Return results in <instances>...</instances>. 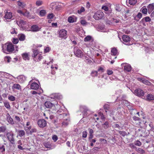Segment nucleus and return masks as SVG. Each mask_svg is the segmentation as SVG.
<instances>
[{
    "mask_svg": "<svg viewBox=\"0 0 154 154\" xmlns=\"http://www.w3.org/2000/svg\"><path fill=\"white\" fill-rule=\"evenodd\" d=\"M113 127L114 128H118V129H120L121 127L118 124H115L113 125Z\"/></svg>",
    "mask_w": 154,
    "mask_h": 154,
    "instance_id": "680f3d73",
    "label": "nucleus"
},
{
    "mask_svg": "<svg viewBox=\"0 0 154 154\" xmlns=\"http://www.w3.org/2000/svg\"><path fill=\"white\" fill-rule=\"evenodd\" d=\"M12 88L16 89L19 90H21V86L19 84H14L12 87Z\"/></svg>",
    "mask_w": 154,
    "mask_h": 154,
    "instance_id": "7c9ffc66",
    "label": "nucleus"
},
{
    "mask_svg": "<svg viewBox=\"0 0 154 154\" xmlns=\"http://www.w3.org/2000/svg\"><path fill=\"white\" fill-rule=\"evenodd\" d=\"M8 99L11 101H13L15 100L16 97L12 95L8 96Z\"/></svg>",
    "mask_w": 154,
    "mask_h": 154,
    "instance_id": "58836bf2",
    "label": "nucleus"
},
{
    "mask_svg": "<svg viewBox=\"0 0 154 154\" xmlns=\"http://www.w3.org/2000/svg\"><path fill=\"white\" fill-rule=\"evenodd\" d=\"M142 82L144 84L146 85H150L151 83L148 80L144 79L142 80Z\"/></svg>",
    "mask_w": 154,
    "mask_h": 154,
    "instance_id": "ea45409f",
    "label": "nucleus"
},
{
    "mask_svg": "<svg viewBox=\"0 0 154 154\" xmlns=\"http://www.w3.org/2000/svg\"><path fill=\"white\" fill-rule=\"evenodd\" d=\"M18 135L20 137H23L25 135V132L23 130H19L18 131Z\"/></svg>",
    "mask_w": 154,
    "mask_h": 154,
    "instance_id": "72a5a7b5",
    "label": "nucleus"
},
{
    "mask_svg": "<svg viewBox=\"0 0 154 154\" xmlns=\"http://www.w3.org/2000/svg\"><path fill=\"white\" fill-rule=\"evenodd\" d=\"M107 73L108 75H111L112 74L113 72L112 70L108 69L107 71Z\"/></svg>",
    "mask_w": 154,
    "mask_h": 154,
    "instance_id": "69168bd1",
    "label": "nucleus"
},
{
    "mask_svg": "<svg viewBox=\"0 0 154 154\" xmlns=\"http://www.w3.org/2000/svg\"><path fill=\"white\" fill-rule=\"evenodd\" d=\"M125 64L124 66V69L125 71L127 72H130L131 71V66L127 64H122V65Z\"/></svg>",
    "mask_w": 154,
    "mask_h": 154,
    "instance_id": "6ab92c4d",
    "label": "nucleus"
},
{
    "mask_svg": "<svg viewBox=\"0 0 154 154\" xmlns=\"http://www.w3.org/2000/svg\"><path fill=\"white\" fill-rule=\"evenodd\" d=\"M82 137L83 138H86L87 135V133L86 131H84L82 133Z\"/></svg>",
    "mask_w": 154,
    "mask_h": 154,
    "instance_id": "4d7b16f0",
    "label": "nucleus"
},
{
    "mask_svg": "<svg viewBox=\"0 0 154 154\" xmlns=\"http://www.w3.org/2000/svg\"><path fill=\"white\" fill-rule=\"evenodd\" d=\"M60 117L61 118H62L64 121L62 123L63 125L66 126L68 124L69 121V115L66 113H63L60 115Z\"/></svg>",
    "mask_w": 154,
    "mask_h": 154,
    "instance_id": "7ed1b4c3",
    "label": "nucleus"
},
{
    "mask_svg": "<svg viewBox=\"0 0 154 154\" xmlns=\"http://www.w3.org/2000/svg\"><path fill=\"white\" fill-rule=\"evenodd\" d=\"M146 100L150 101L154 100V95L149 94H148L146 96Z\"/></svg>",
    "mask_w": 154,
    "mask_h": 154,
    "instance_id": "b1692460",
    "label": "nucleus"
},
{
    "mask_svg": "<svg viewBox=\"0 0 154 154\" xmlns=\"http://www.w3.org/2000/svg\"><path fill=\"white\" fill-rule=\"evenodd\" d=\"M85 11V9L84 7H82L78 11V13L79 14H81L82 12Z\"/></svg>",
    "mask_w": 154,
    "mask_h": 154,
    "instance_id": "de8ad7c7",
    "label": "nucleus"
},
{
    "mask_svg": "<svg viewBox=\"0 0 154 154\" xmlns=\"http://www.w3.org/2000/svg\"><path fill=\"white\" fill-rule=\"evenodd\" d=\"M4 106L8 110L11 109V106H10L9 103L8 101H5L4 102Z\"/></svg>",
    "mask_w": 154,
    "mask_h": 154,
    "instance_id": "c756f323",
    "label": "nucleus"
},
{
    "mask_svg": "<svg viewBox=\"0 0 154 154\" xmlns=\"http://www.w3.org/2000/svg\"><path fill=\"white\" fill-rule=\"evenodd\" d=\"M142 14L141 13L139 12L137 15L134 14L133 16L134 17V20L138 21L142 18Z\"/></svg>",
    "mask_w": 154,
    "mask_h": 154,
    "instance_id": "f3484780",
    "label": "nucleus"
},
{
    "mask_svg": "<svg viewBox=\"0 0 154 154\" xmlns=\"http://www.w3.org/2000/svg\"><path fill=\"white\" fill-rule=\"evenodd\" d=\"M53 100L60 99L62 98V95L60 93H54L50 95V97Z\"/></svg>",
    "mask_w": 154,
    "mask_h": 154,
    "instance_id": "9d476101",
    "label": "nucleus"
},
{
    "mask_svg": "<svg viewBox=\"0 0 154 154\" xmlns=\"http://www.w3.org/2000/svg\"><path fill=\"white\" fill-rule=\"evenodd\" d=\"M92 75L94 76H97L98 75V72L97 71H94L91 73Z\"/></svg>",
    "mask_w": 154,
    "mask_h": 154,
    "instance_id": "6e6d98bb",
    "label": "nucleus"
},
{
    "mask_svg": "<svg viewBox=\"0 0 154 154\" xmlns=\"http://www.w3.org/2000/svg\"><path fill=\"white\" fill-rule=\"evenodd\" d=\"M133 119L135 121H139L140 120V119L138 117L135 116H134L133 117Z\"/></svg>",
    "mask_w": 154,
    "mask_h": 154,
    "instance_id": "774afa93",
    "label": "nucleus"
},
{
    "mask_svg": "<svg viewBox=\"0 0 154 154\" xmlns=\"http://www.w3.org/2000/svg\"><path fill=\"white\" fill-rule=\"evenodd\" d=\"M52 139L54 142H55L57 140L58 138L56 135H54L52 137Z\"/></svg>",
    "mask_w": 154,
    "mask_h": 154,
    "instance_id": "0e129e2a",
    "label": "nucleus"
},
{
    "mask_svg": "<svg viewBox=\"0 0 154 154\" xmlns=\"http://www.w3.org/2000/svg\"><path fill=\"white\" fill-rule=\"evenodd\" d=\"M29 13L28 11H26L25 12H23V15L29 18Z\"/></svg>",
    "mask_w": 154,
    "mask_h": 154,
    "instance_id": "09e8293b",
    "label": "nucleus"
},
{
    "mask_svg": "<svg viewBox=\"0 0 154 154\" xmlns=\"http://www.w3.org/2000/svg\"><path fill=\"white\" fill-rule=\"evenodd\" d=\"M22 56L23 59L25 60H29V54L28 53H24L22 54Z\"/></svg>",
    "mask_w": 154,
    "mask_h": 154,
    "instance_id": "c85d7f7f",
    "label": "nucleus"
},
{
    "mask_svg": "<svg viewBox=\"0 0 154 154\" xmlns=\"http://www.w3.org/2000/svg\"><path fill=\"white\" fill-rule=\"evenodd\" d=\"M47 13L46 11L45 10H42L40 11L38 15L41 17L45 16Z\"/></svg>",
    "mask_w": 154,
    "mask_h": 154,
    "instance_id": "cd10ccee",
    "label": "nucleus"
},
{
    "mask_svg": "<svg viewBox=\"0 0 154 154\" xmlns=\"http://www.w3.org/2000/svg\"><path fill=\"white\" fill-rule=\"evenodd\" d=\"M77 20V17L74 15H72L69 17L68 20L69 23H72L75 22Z\"/></svg>",
    "mask_w": 154,
    "mask_h": 154,
    "instance_id": "dca6fc26",
    "label": "nucleus"
},
{
    "mask_svg": "<svg viewBox=\"0 0 154 154\" xmlns=\"http://www.w3.org/2000/svg\"><path fill=\"white\" fill-rule=\"evenodd\" d=\"M45 106L48 108H51L53 106V104L50 101H47L45 103Z\"/></svg>",
    "mask_w": 154,
    "mask_h": 154,
    "instance_id": "393cba45",
    "label": "nucleus"
},
{
    "mask_svg": "<svg viewBox=\"0 0 154 154\" xmlns=\"http://www.w3.org/2000/svg\"><path fill=\"white\" fill-rule=\"evenodd\" d=\"M41 28H39L38 26L36 25H33L31 28V29H28V31H32L34 32H37L39 31L41 29Z\"/></svg>",
    "mask_w": 154,
    "mask_h": 154,
    "instance_id": "4468645a",
    "label": "nucleus"
},
{
    "mask_svg": "<svg viewBox=\"0 0 154 154\" xmlns=\"http://www.w3.org/2000/svg\"><path fill=\"white\" fill-rule=\"evenodd\" d=\"M137 2V0H129V3L130 5H134L136 4Z\"/></svg>",
    "mask_w": 154,
    "mask_h": 154,
    "instance_id": "c03bdc74",
    "label": "nucleus"
},
{
    "mask_svg": "<svg viewBox=\"0 0 154 154\" xmlns=\"http://www.w3.org/2000/svg\"><path fill=\"white\" fill-rule=\"evenodd\" d=\"M12 13H11L7 12L4 16L5 21H10V20L12 18Z\"/></svg>",
    "mask_w": 154,
    "mask_h": 154,
    "instance_id": "ddd939ff",
    "label": "nucleus"
},
{
    "mask_svg": "<svg viewBox=\"0 0 154 154\" xmlns=\"http://www.w3.org/2000/svg\"><path fill=\"white\" fill-rule=\"evenodd\" d=\"M43 58V57L40 54L35 59H34V60L35 62H38L40 61Z\"/></svg>",
    "mask_w": 154,
    "mask_h": 154,
    "instance_id": "2f4dec72",
    "label": "nucleus"
},
{
    "mask_svg": "<svg viewBox=\"0 0 154 154\" xmlns=\"http://www.w3.org/2000/svg\"><path fill=\"white\" fill-rule=\"evenodd\" d=\"M109 123L107 121L105 122L102 125V128L106 130L109 127Z\"/></svg>",
    "mask_w": 154,
    "mask_h": 154,
    "instance_id": "5701e85b",
    "label": "nucleus"
},
{
    "mask_svg": "<svg viewBox=\"0 0 154 154\" xmlns=\"http://www.w3.org/2000/svg\"><path fill=\"white\" fill-rule=\"evenodd\" d=\"M37 131V130L35 128H32V129H31V130L30 131V133L31 134L32 133L36 132Z\"/></svg>",
    "mask_w": 154,
    "mask_h": 154,
    "instance_id": "052dcab7",
    "label": "nucleus"
},
{
    "mask_svg": "<svg viewBox=\"0 0 154 154\" xmlns=\"http://www.w3.org/2000/svg\"><path fill=\"white\" fill-rule=\"evenodd\" d=\"M43 145L45 147L47 148H50L51 147L50 143L48 142L44 143Z\"/></svg>",
    "mask_w": 154,
    "mask_h": 154,
    "instance_id": "e433bc0d",
    "label": "nucleus"
},
{
    "mask_svg": "<svg viewBox=\"0 0 154 154\" xmlns=\"http://www.w3.org/2000/svg\"><path fill=\"white\" fill-rule=\"evenodd\" d=\"M33 53L32 54V56L34 58V59H35L38 54H40L39 52L37 50L34 49L33 50Z\"/></svg>",
    "mask_w": 154,
    "mask_h": 154,
    "instance_id": "4be33fe9",
    "label": "nucleus"
},
{
    "mask_svg": "<svg viewBox=\"0 0 154 154\" xmlns=\"http://www.w3.org/2000/svg\"><path fill=\"white\" fill-rule=\"evenodd\" d=\"M74 49V54L76 57L81 58L84 56L83 52L80 49L78 48H75Z\"/></svg>",
    "mask_w": 154,
    "mask_h": 154,
    "instance_id": "39448f33",
    "label": "nucleus"
},
{
    "mask_svg": "<svg viewBox=\"0 0 154 154\" xmlns=\"http://www.w3.org/2000/svg\"><path fill=\"white\" fill-rule=\"evenodd\" d=\"M97 71L98 72H100V73H101L103 72V69L102 67H100L98 69Z\"/></svg>",
    "mask_w": 154,
    "mask_h": 154,
    "instance_id": "e2e57ef3",
    "label": "nucleus"
},
{
    "mask_svg": "<svg viewBox=\"0 0 154 154\" xmlns=\"http://www.w3.org/2000/svg\"><path fill=\"white\" fill-rule=\"evenodd\" d=\"M99 148L98 147H94L93 149L92 150L94 152H96L99 151Z\"/></svg>",
    "mask_w": 154,
    "mask_h": 154,
    "instance_id": "13d9d810",
    "label": "nucleus"
},
{
    "mask_svg": "<svg viewBox=\"0 0 154 154\" xmlns=\"http://www.w3.org/2000/svg\"><path fill=\"white\" fill-rule=\"evenodd\" d=\"M6 129L5 126H2L0 127V133L5 132Z\"/></svg>",
    "mask_w": 154,
    "mask_h": 154,
    "instance_id": "a18cd8bd",
    "label": "nucleus"
},
{
    "mask_svg": "<svg viewBox=\"0 0 154 154\" xmlns=\"http://www.w3.org/2000/svg\"><path fill=\"white\" fill-rule=\"evenodd\" d=\"M54 17V15L53 13H50L48 14L47 16V19H53Z\"/></svg>",
    "mask_w": 154,
    "mask_h": 154,
    "instance_id": "49530a36",
    "label": "nucleus"
},
{
    "mask_svg": "<svg viewBox=\"0 0 154 154\" xmlns=\"http://www.w3.org/2000/svg\"><path fill=\"white\" fill-rule=\"evenodd\" d=\"M16 23L23 30H28L27 27L28 26L26 22L22 20H17Z\"/></svg>",
    "mask_w": 154,
    "mask_h": 154,
    "instance_id": "f03ea898",
    "label": "nucleus"
},
{
    "mask_svg": "<svg viewBox=\"0 0 154 154\" xmlns=\"http://www.w3.org/2000/svg\"><path fill=\"white\" fill-rule=\"evenodd\" d=\"M15 46V45L11 43H7L2 46V50L4 53H11L14 51Z\"/></svg>",
    "mask_w": 154,
    "mask_h": 154,
    "instance_id": "f257e3e1",
    "label": "nucleus"
},
{
    "mask_svg": "<svg viewBox=\"0 0 154 154\" xmlns=\"http://www.w3.org/2000/svg\"><path fill=\"white\" fill-rule=\"evenodd\" d=\"M143 20H144L146 22H149L151 20L150 18L149 17H146L142 19Z\"/></svg>",
    "mask_w": 154,
    "mask_h": 154,
    "instance_id": "3c124183",
    "label": "nucleus"
},
{
    "mask_svg": "<svg viewBox=\"0 0 154 154\" xmlns=\"http://www.w3.org/2000/svg\"><path fill=\"white\" fill-rule=\"evenodd\" d=\"M43 4V2L41 0H38L35 2V5L37 7L42 5Z\"/></svg>",
    "mask_w": 154,
    "mask_h": 154,
    "instance_id": "f704fd0d",
    "label": "nucleus"
},
{
    "mask_svg": "<svg viewBox=\"0 0 154 154\" xmlns=\"http://www.w3.org/2000/svg\"><path fill=\"white\" fill-rule=\"evenodd\" d=\"M93 39L92 38V37L90 35H88L86 37L84 38V41L85 42H88L89 41H93Z\"/></svg>",
    "mask_w": 154,
    "mask_h": 154,
    "instance_id": "473e14b6",
    "label": "nucleus"
},
{
    "mask_svg": "<svg viewBox=\"0 0 154 154\" xmlns=\"http://www.w3.org/2000/svg\"><path fill=\"white\" fill-rule=\"evenodd\" d=\"M43 92V90L42 89H40V91H31V93L33 95L38 94L39 95Z\"/></svg>",
    "mask_w": 154,
    "mask_h": 154,
    "instance_id": "bb28decb",
    "label": "nucleus"
},
{
    "mask_svg": "<svg viewBox=\"0 0 154 154\" xmlns=\"http://www.w3.org/2000/svg\"><path fill=\"white\" fill-rule=\"evenodd\" d=\"M37 123L39 127L41 128L45 127L47 125L46 121L44 119L39 120L38 121Z\"/></svg>",
    "mask_w": 154,
    "mask_h": 154,
    "instance_id": "9b49d317",
    "label": "nucleus"
},
{
    "mask_svg": "<svg viewBox=\"0 0 154 154\" xmlns=\"http://www.w3.org/2000/svg\"><path fill=\"white\" fill-rule=\"evenodd\" d=\"M148 12H151L154 10V4H150L147 6Z\"/></svg>",
    "mask_w": 154,
    "mask_h": 154,
    "instance_id": "a878e982",
    "label": "nucleus"
},
{
    "mask_svg": "<svg viewBox=\"0 0 154 154\" xmlns=\"http://www.w3.org/2000/svg\"><path fill=\"white\" fill-rule=\"evenodd\" d=\"M137 151L140 153H143L145 152V151L143 149L140 148H138L137 149Z\"/></svg>",
    "mask_w": 154,
    "mask_h": 154,
    "instance_id": "603ef678",
    "label": "nucleus"
},
{
    "mask_svg": "<svg viewBox=\"0 0 154 154\" xmlns=\"http://www.w3.org/2000/svg\"><path fill=\"white\" fill-rule=\"evenodd\" d=\"M142 12L144 14H146L147 12V10L146 8H142L141 9Z\"/></svg>",
    "mask_w": 154,
    "mask_h": 154,
    "instance_id": "5fc2aeb1",
    "label": "nucleus"
},
{
    "mask_svg": "<svg viewBox=\"0 0 154 154\" xmlns=\"http://www.w3.org/2000/svg\"><path fill=\"white\" fill-rule=\"evenodd\" d=\"M6 136L11 143L12 144H15V139L14 137V134L13 132L11 131L9 132H8L6 134Z\"/></svg>",
    "mask_w": 154,
    "mask_h": 154,
    "instance_id": "20e7f679",
    "label": "nucleus"
},
{
    "mask_svg": "<svg viewBox=\"0 0 154 154\" xmlns=\"http://www.w3.org/2000/svg\"><path fill=\"white\" fill-rule=\"evenodd\" d=\"M58 34L60 37L66 38L67 37V31L64 29L60 30Z\"/></svg>",
    "mask_w": 154,
    "mask_h": 154,
    "instance_id": "f8f14e48",
    "label": "nucleus"
},
{
    "mask_svg": "<svg viewBox=\"0 0 154 154\" xmlns=\"http://www.w3.org/2000/svg\"><path fill=\"white\" fill-rule=\"evenodd\" d=\"M80 110L82 113H85L88 110L87 107L84 105H82L80 106Z\"/></svg>",
    "mask_w": 154,
    "mask_h": 154,
    "instance_id": "aec40b11",
    "label": "nucleus"
},
{
    "mask_svg": "<svg viewBox=\"0 0 154 154\" xmlns=\"http://www.w3.org/2000/svg\"><path fill=\"white\" fill-rule=\"evenodd\" d=\"M111 54H112L114 55H116L117 51V50L115 48H113L111 50Z\"/></svg>",
    "mask_w": 154,
    "mask_h": 154,
    "instance_id": "79ce46f5",
    "label": "nucleus"
},
{
    "mask_svg": "<svg viewBox=\"0 0 154 154\" xmlns=\"http://www.w3.org/2000/svg\"><path fill=\"white\" fill-rule=\"evenodd\" d=\"M17 5L18 7L21 8H23L26 6L25 2H23L22 0H19L17 1Z\"/></svg>",
    "mask_w": 154,
    "mask_h": 154,
    "instance_id": "2eb2a0df",
    "label": "nucleus"
},
{
    "mask_svg": "<svg viewBox=\"0 0 154 154\" xmlns=\"http://www.w3.org/2000/svg\"><path fill=\"white\" fill-rule=\"evenodd\" d=\"M62 7V6L60 5H59L57 3V4L54 10L59 11L61 9Z\"/></svg>",
    "mask_w": 154,
    "mask_h": 154,
    "instance_id": "a19ab883",
    "label": "nucleus"
},
{
    "mask_svg": "<svg viewBox=\"0 0 154 154\" xmlns=\"http://www.w3.org/2000/svg\"><path fill=\"white\" fill-rule=\"evenodd\" d=\"M16 30H17V29H15L14 28L12 29L11 31V33L12 34H17V32Z\"/></svg>",
    "mask_w": 154,
    "mask_h": 154,
    "instance_id": "8fccbe9b",
    "label": "nucleus"
},
{
    "mask_svg": "<svg viewBox=\"0 0 154 154\" xmlns=\"http://www.w3.org/2000/svg\"><path fill=\"white\" fill-rule=\"evenodd\" d=\"M7 120L8 122L11 124H14L13 121L12 119L11 118L9 114L8 113L7 115Z\"/></svg>",
    "mask_w": 154,
    "mask_h": 154,
    "instance_id": "412c9836",
    "label": "nucleus"
},
{
    "mask_svg": "<svg viewBox=\"0 0 154 154\" xmlns=\"http://www.w3.org/2000/svg\"><path fill=\"white\" fill-rule=\"evenodd\" d=\"M18 37L20 41H23L25 39V36L24 34H21L19 35Z\"/></svg>",
    "mask_w": 154,
    "mask_h": 154,
    "instance_id": "c9c22d12",
    "label": "nucleus"
},
{
    "mask_svg": "<svg viewBox=\"0 0 154 154\" xmlns=\"http://www.w3.org/2000/svg\"><path fill=\"white\" fill-rule=\"evenodd\" d=\"M104 14L103 12L100 11H97L95 13L94 15V18L96 20L100 19L103 17Z\"/></svg>",
    "mask_w": 154,
    "mask_h": 154,
    "instance_id": "0eeeda50",
    "label": "nucleus"
},
{
    "mask_svg": "<svg viewBox=\"0 0 154 154\" xmlns=\"http://www.w3.org/2000/svg\"><path fill=\"white\" fill-rule=\"evenodd\" d=\"M134 94L136 96L140 97L143 96L144 93L143 90L141 89L137 88L134 91Z\"/></svg>",
    "mask_w": 154,
    "mask_h": 154,
    "instance_id": "6e6552de",
    "label": "nucleus"
},
{
    "mask_svg": "<svg viewBox=\"0 0 154 154\" xmlns=\"http://www.w3.org/2000/svg\"><path fill=\"white\" fill-rule=\"evenodd\" d=\"M123 40L122 43L127 45H130L132 44L130 43L131 41V38L128 35H124L122 36Z\"/></svg>",
    "mask_w": 154,
    "mask_h": 154,
    "instance_id": "423d86ee",
    "label": "nucleus"
},
{
    "mask_svg": "<svg viewBox=\"0 0 154 154\" xmlns=\"http://www.w3.org/2000/svg\"><path fill=\"white\" fill-rule=\"evenodd\" d=\"M18 82L20 83H23L26 80V77L23 75H20L16 78Z\"/></svg>",
    "mask_w": 154,
    "mask_h": 154,
    "instance_id": "a211bd4d",
    "label": "nucleus"
},
{
    "mask_svg": "<svg viewBox=\"0 0 154 154\" xmlns=\"http://www.w3.org/2000/svg\"><path fill=\"white\" fill-rule=\"evenodd\" d=\"M80 23L83 26H86L88 24V23L84 19H81Z\"/></svg>",
    "mask_w": 154,
    "mask_h": 154,
    "instance_id": "37998d69",
    "label": "nucleus"
},
{
    "mask_svg": "<svg viewBox=\"0 0 154 154\" xmlns=\"http://www.w3.org/2000/svg\"><path fill=\"white\" fill-rule=\"evenodd\" d=\"M57 4V2H52L50 5V8L52 10H55V7Z\"/></svg>",
    "mask_w": 154,
    "mask_h": 154,
    "instance_id": "4c0bfd02",
    "label": "nucleus"
},
{
    "mask_svg": "<svg viewBox=\"0 0 154 154\" xmlns=\"http://www.w3.org/2000/svg\"><path fill=\"white\" fill-rule=\"evenodd\" d=\"M19 42V40L17 38H14L13 41H12L13 43L14 44H17Z\"/></svg>",
    "mask_w": 154,
    "mask_h": 154,
    "instance_id": "bf43d9fd",
    "label": "nucleus"
},
{
    "mask_svg": "<svg viewBox=\"0 0 154 154\" xmlns=\"http://www.w3.org/2000/svg\"><path fill=\"white\" fill-rule=\"evenodd\" d=\"M29 85H30V88L33 90H37L39 87L38 84L36 82H33L32 80H31L29 82Z\"/></svg>",
    "mask_w": 154,
    "mask_h": 154,
    "instance_id": "1a4fd4ad",
    "label": "nucleus"
},
{
    "mask_svg": "<svg viewBox=\"0 0 154 154\" xmlns=\"http://www.w3.org/2000/svg\"><path fill=\"white\" fill-rule=\"evenodd\" d=\"M31 128V126H25L24 127V129L27 132L28 131L30 130Z\"/></svg>",
    "mask_w": 154,
    "mask_h": 154,
    "instance_id": "864d4df0",
    "label": "nucleus"
},
{
    "mask_svg": "<svg viewBox=\"0 0 154 154\" xmlns=\"http://www.w3.org/2000/svg\"><path fill=\"white\" fill-rule=\"evenodd\" d=\"M50 49V48L49 47H47L44 49V52L45 53L48 52L49 51Z\"/></svg>",
    "mask_w": 154,
    "mask_h": 154,
    "instance_id": "338daca9",
    "label": "nucleus"
}]
</instances>
